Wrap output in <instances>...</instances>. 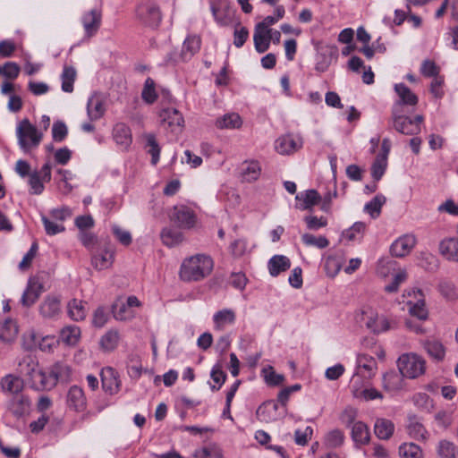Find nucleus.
Here are the masks:
<instances>
[{"label":"nucleus","instance_id":"f257e3e1","mask_svg":"<svg viewBox=\"0 0 458 458\" xmlns=\"http://www.w3.org/2000/svg\"><path fill=\"white\" fill-rule=\"evenodd\" d=\"M213 267L214 262L209 256L196 254L182 261L179 276L185 282L199 281L211 273Z\"/></svg>","mask_w":458,"mask_h":458},{"label":"nucleus","instance_id":"f03ea898","mask_svg":"<svg viewBox=\"0 0 458 458\" xmlns=\"http://www.w3.org/2000/svg\"><path fill=\"white\" fill-rule=\"evenodd\" d=\"M51 374L54 378L46 375L41 369H38L30 377L28 378L32 388L36 390H46L55 385L59 379H63L69 375V368L62 363H56Z\"/></svg>","mask_w":458,"mask_h":458},{"label":"nucleus","instance_id":"7ed1b4c3","mask_svg":"<svg viewBox=\"0 0 458 458\" xmlns=\"http://www.w3.org/2000/svg\"><path fill=\"white\" fill-rule=\"evenodd\" d=\"M49 277V274L45 271H39L30 277L21 299L23 306L30 307L38 301L41 293L47 290L46 284Z\"/></svg>","mask_w":458,"mask_h":458},{"label":"nucleus","instance_id":"20e7f679","mask_svg":"<svg viewBox=\"0 0 458 458\" xmlns=\"http://www.w3.org/2000/svg\"><path fill=\"white\" fill-rule=\"evenodd\" d=\"M16 135L20 147L26 151L39 145L43 132L38 131L28 119H23L17 125Z\"/></svg>","mask_w":458,"mask_h":458},{"label":"nucleus","instance_id":"39448f33","mask_svg":"<svg viewBox=\"0 0 458 458\" xmlns=\"http://www.w3.org/2000/svg\"><path fill=\"white\" fill-rule=\"evenodd\" d=\"M403 297L407 299L406 305L411 316L420 320H426L428 318V310L426 307L424 295L420 289H406L403 293Z\"/></svg>","mask_w":458,"mask_h":458},{"label":"nucleus","instance_id":"423d86ee","mask_svg":"<svg viewBox=\"0 0 458 458\" xmlns=\"http://www.w3.org/2000/svg\"><path fill=\"white\" fill-rule=\"evenodd\" d=\"M397 366L400 373L407 378H416L425 372V360L417 354L406 353L399 357Z\"/></svg>","mask_w":458,"mask_h":458},{"label":"nucleus","instance_id":"0eeeda50","mask_svg":"<svg viewBox=\"0 0 458 458\" xmlns=\"http://www.w3.org/2000/svg\"><path fill=\"white\" fill-rule=\"evenodd\" d=\"M357 319L375 334L386 332L390 328L389 321L385 317H379L377 312L370 307L361 309Z\"/></svg>","mask_w":458,"mask_h":458},{"label":"nucleus","instance_id":"6e6552de","mask_svg":"<svg viewBox=\"0 0 458 458\" xmlns=\"http://www.w3.org/2000/svg\"><path fill=\"white\" fill-rule=\"evenodd\" d=\"M201 40L198 36H189L184 40L180 54L170 53L166 58L167 64H176L190 60L200 49Z\"/></svg>","mask_w":458,"mask_h":458},{"label":"nucleus","instance_id":"1a4fd4ad","mask_svg":"<svg viewBox=\"0 0 458 458\" xmlns=\"http://www.w3.org/2000/svg\"><path fill=\"white\" fill-rule=\"evenodd\" d=\"M141 302L140 300L134 296H129L125 301L117 300L112 305V312L114 318L117 320L125 321L132 319L136 313L133 310L135 307H140Z\"/></svg>","mask_w":458,"mask_h":458},{"label":"nucleus","instance_id":"9d476101","mask_svg":"<svg viewBox=\"0 0 458 458\" xmlns=\"http://www.w3.org/2000/svg\"><path fill=\"white\" fill-rule=\"evenodd\" d=\"M95 253L92 255V266L98 270H104L109 268L114 260V250L109 242H105L102 246L94 250Z\"/></svg>","mask_w":458,"mask_h":458},{"label":"nucleus","instance_id":"9b49d317","mask_svg":"<svg viewBox=\"0 0 458 458\" xmlns=\"http://www.w3.org/2000/svg\"><path fill=\"white\" fill-rule=\"evenodd\" d=\"M66 406L70 411L77 413L83 412L88 407V400L82 387L73 385L66 393Z\"/></svg>","mask_w":458,"mask_h":458},{"label":"nucleus","instance_id":"f8f14e48","mask_svg":"<svg viewBox=\"0 0 458 458\" xmlns=\"http://www.w3.org/2000/svg\"><path fill=\"white\" fill-rule=\"evenodd\" d=\"M170 218L178 226H185L188 228L194 227L196 225L197 216L194 211L186 206H175L171 210Z\"/></svg>","mask_w":458,"mask_h":458},{"label":"nucleus","instance_id":"ddd939ff","mask_svg":"<svg viewBox=\"0 0 458 458\" xmlns=\"http://www.w3.org/2000/svg\"><path fill=\"white\" fill-rule=\"evenodd\" d=\"M422 121L423 117L421 115H417L414 119L399 115L394 118V127L403 134L415 135L420 131Z\"/></svg>","mask_w":458,"mask_h":458},{"label":"nucleus","instance_id":"4468645a","mask_svg":"<svg viewBox=\"0 0 458 458\" xmlns=\"http://www.w3.org/2000/svg\"><path fill=\"white\" fill-rule=\"evenodd\" d=\"M302 147V140L293 134H285L275 141V149L281 155L293 154Z\"/></svg>","mask_w":458,"mask_h":458},{"label":"nucleus","instance_id":"2eb2a0df","mask_svg":"<svg viewBox=\"0 0 458 458\" xmlns=\"http://www.w3.org/2000/svg\"><path fill=\"white\" fill-rule=\"evenodd\" d=\"M416 245V238L412 233H405L396 239L391 245V253L398 258L408 255Z\"/></svg>","mask_w":458,"mask_h":458},{"label":"nucleus","instance_id":"dca6fc26","mask_svg":"<svg viewBox=\"0 0 458 458\" xmlns=\"http://www.w3.org/2000/svg\"><path fill=\"white\" fill-rule=\"evenodd\" d=\"M39 314L45 318H54L61 312V298L58 295L47 294L38 308Z\"/></svg>","mask_w":458,"mask_h":458},{"label":"nucleus","instance_id":"f3484780","mask_svg":"<svg viewBox=\"0 0 458 458\" xmlns=\"http://www.w3.org/2000/svg\"><path fill=\"white\" fill-rule=\"evenodd\" d=\"M160 119L164 125H166L171 131H181L184 126L182 114L175 108H165L160 112Z\"/></svg>","mask_w":458,"mask_h":458},{"label":"nucleus","instance_id":"a211bd4d","mask_svg":"<svg viewBox=\"0 0 458 458\" xmlns=\"http://www.w3.org/2000/svg\"><path fill=\"white\" fill-rule=\"evenodd\" d=\"M102 387L105 392L114 394L120 390L121 381L118 373L111 367L102 369L100 372Z\"/></svg>","mask_w":458,"mask_h":458},{"label":"nucleus","instance_id":"6ab92c4d","mask_svg":"<svg viewBox=\"0 0 458 458\" xmlns=\"http://www.w3.org/2000/svg\"><path fill=\"white\" fill-rule=\"evenodd\" d=\"M106 112L105 98L99 93H93L88 99L87 114L89 121L99 120Z\"/></svg>","mask_w":458,"mask_h":458},{"label":"nucleus","instance_id":"aec40b11","mask_svg":"<svg viewBox=\"0 0 458 458\" xmlns=\"http://www.w3.org/2000/svg\"><path fill=\"white\" fill-rule=\"evenodd\" d=\"M101 12L98 9H93L82 15L81 22L88 38L97 33L101 24Z\"/></svg>","mask_w":458,"mask_h":458},{"label":"nucleus","instance_id":"412c9836","mask_svg":"<svg viewBox=\"0 0 458 458\" xmlns=\"http://www.w3.org/2000/svg\"><path fill=\"white\" fill-rule=\"evenodd\" d=\"M406 429L408 435L415 440L426 442L429 437L428 431L416 415L409 416Z\"/></svg>","mask_w":458,"mask_h":458},{"label":"nucleus","instance_id":"4be33fe9","mask_svg":"<svg viewBox=\"0 0 458 458\" xmlns=\"http://www.w3.org/2000/svg\"><path fill=\"white\" fill-rule=\"evenodd\" d=\"M139 16L146 25L150 27H157L161 21L160 11L154 4H146L140 7Z\"/></svg>","mask_w":458,"mask_h":458},{"label":"nucleus","instance_id":"5701e85b","mask_svg":"<svg viewBox=\"0 0 458 458\" xmlns=\"http://www.w3.org/2000/svg\"><path fill=\"white\" fill-rule=\"evenodd\" d=\"M113 138L123 149H127L132 142L131 129L124 123H116L113 129Z\"/></svg>","mask_w":458,"mask_h":458},{"label":"nucleus","instance_id":"b1692460","mask_svg":"<svg viewBox=\"0 0 458 458\" xmlns=\"http://www.w3.org/2000/svg\"><path fill=\"white\" fill-rule=\"evenodd\" d=\"M0 386L4 394H9L13 396L21 394L24 387V383L20 377L8 374L1 379Z\"/></svg>","mask_w":458,"mask_h":458},{"label":"nucleus","instance_id":"393cba45","mask_svg":"<svg viewBox=\"0 0 458 458\" xmlns=\"http://www.w3.org/2000/svg\"><path fill=\"white\" fill-rule=\"evenodd\" d=\"M439 253L447 260L458 262V237H449L439 243Z\"/></svg>","mask_w":458,"mask_h":458},{"label":"nucleus","instance_id":"a878e982","mask_svg":"<svg viewBox=\"0 0 458 458\" xmlns=\"http://www.w3.org/2000/svg\"><path fill=\"white\" fill-rule=\"evenodd\" d=\"M236 314L232 309H223L213 316L214 328L217 331L224 330L226 327L235 323Z\"/></svg>","mask_w":458,"mask_h":458},{"label":"nucleus","instance_id":"bb28decb","mask_svg":"<svg viewBox=\"0 0 458 458\" xmlns=\"http://www.w3.org/2000/svg\"><path fill=\"white\" fill-rule=\"evenodd\" d=\"M373 377H369L362 371L355 372L350 382V389L352 395L358 398L361 395L362 391L371 385Z\"/></svg>","mask_w":458,"mask_h":458},{"label":"nucleus","instance_id":"cd10ccee","mask_svg":"<svg viewBox=\"0 0 458 458\" xmlns=\"http://www.w3.org/2000/svg\"><path fill=\"white\" fill-rule=\"evenodd\" d=\"M30 408V400L23 394H16L12 397L9 403V409L16 417H21L29 412Z\"/></svg>","mask_w":458,"mask_h":458},{"label":"nucleus","instance_id":"c85d7f7f","mask_svg":"<svg viewBox=\"0 0 458 458\" xmlns=\"http://www.w3.org/2000/svg\"><path fill=\"white\" fill-rule=\"evenodd\" d=\"M215 125L219 130L239 129L242 125V117L237 113H228L219 116Z\"/></svg>","mask_w":458,"mask_h":458},{"label":"nucleus","instance_id":"c756f323","mask_svg":"<svg viewBox=\"0 0 458 458\" xmlns=\"http://www.w3.org/2000/svg\"><path fill=\"white\" fill-rule=\"evenodd\" d=\"M320 200L319 194L315 190L300 192L296 196L297 208L302 210L310 209Z\"/></svg>","mask_w":458,"mask_h":458},{"label":"nucleus","instance_id":"7c9ffc66","mask_svg":"<svg viewBox=\"0 0 458 458\" xmlns=\"http://www.w3.org/2000/svg\"><path fill=\"white\" fill-rule=\"evenodd\" d=\"M290 267L291 261L284 255H275L267 263V268L272 276H277L279 274L288 270Z\"/></svg>","mask_w":458,"mask_h":458},{"label":"nucleus","instance_id":"2f4dec72","mask_svg":"<svg viewBox=\"0 0 458 458\" xmlns=\"http://www.w3.org/2000/svg\"><path fill=\"white\" fill-rule=\"evenodd\" d=\"M374 432L379 439L387 440L394 432V424L388 419L378 418L374 424Z\"/></svg>","mask_w":458,"mask_h":458},{"label":"nucleus","instance_id":"473e14b6","mask_svg":"<svg viewBox=\"0 0 458 458\" xmlns=\"http://www.w3.org/2000/svg\"><path fill=\"white\" fill-rule=\"evenodd\" d=\"M272 30H265L259 27H255L253 41L255 49L259 53H265L270 46Z\"/></svg>","mask_w":458,"mask_h":458},{"label":"nucleus","instance_id":"72a5a7b5","mask_svg":"<svg viewBox=\"0 0 458 458\" xmlns=\"http://www.w3.org/2000/svg\"><path fill=\"white\" fill-rule=\"evenodd\" d=\"M403 377L400 371H388L383 375V387L389 392H394L402 389Z\"/></svg>","mask_w":458,"mask_h":458},{"label":"nucleus","instance_id":"f704fd0d","mask_svg":"<svg viewBox=\"0 0 458 458\" xmlns=\"http://www.w3.org/2000/svg\"><path fill=\"white\" fill-rule=\"evenodd\" d=\"M87 303L81 300L72 299L67 304L68 316L74 321H82L87 316Z\"/></svg>","mask_w":458,"mask_h":458},{"label":"nucleus","instance_id":"c9c22d12","mask_svg":"<svg viewBox=\"0 0 458 458\" xmlns=\"http://www.w3.org/2000/svg\"><path fill=\"white\" fill-rule=\"evenodd\" d=\"M352 438L356 445H367L370 439L368 426L362 421H356L352 427Z\"/></svg>","mask_w":458,"mask_h":458},{"label":"nucleus","instance_id":"e433bc0d","mask_svg":"<svg viewBox=\"0 0 458 458\" xmlns=\"http://www.w3.org/2000/svg\"><path fill=\"white\" fill-rule=\"evenodd\" d=\"M377 369V361L372 356L359 354L357 357V368L355 372L362 371L369 377H374Z\"/></svg>","mask_w":458,"mask_h":458},{"label":"nucleus","instance_id":"4c0bfd02","mask_svg":"<svg viewBox=\"0 0 458 458\" xmlns=\"http://www.w3.org/2000/svg\"><path fill=\"white\" fill-rule=\"evenodd\" d=\"M160 239L169 248L176 247L185 241L182 231H161Z\"/></svg>","mask_w":458,"mask_h":458},{"label":"nucleus","instance_id":"58836bf2","mask_svg":"<svg viewBox=\"0 0 458 458\" xmlns=\"http://www.w3.org/2000/svg\"><path fill=\"white\" fill-rule=\"evenodd\" d=\"M18 333L16 323L9 318L0 321V339L4 342L12 341Z\"/></svg>","mask_w":458,"mask_h":458},{"label":"nucleus","instance_id":"ea45409f","mask_svg":"<svg viewBox=\"0 0 458 458\" xmlns=\"http://www.w3.org/2000/svg\"><path fill=\"white\" fill-rule=\"evenodd\" d=\"M81 336V329L76 326H68L60 332V339L68 345H75Z\"/></svg>","mask_w":458,"mask_h":458},{"label":"nucleus","instance_id":"a19ab883","mask_svg":"<svg viewBox=\"0 0 458 458\" xmlns=\"http://www.w3.org/2000/svg\"><path fill=\"white\" fill-rule=\"evenodd\" d=\"M39 369L40 368L37 360L30 355L23 357L21 361L19 363L20 373L28 378L30 377Z\"/></svg>","mask_w":458,"mask_h":458},{"label":"nucleus","instance_id":"79ce46f5","mask_svg":"<svg viewBox=\"0 0 458 458\" xmlns=\"http://www.w3.org/2000/svg\"><path fill=\"white\" fill-rule=\"evenodd\" d=\"M394 89L403 104L410 106H415L417 104V96L403 83L396 84Z\"/></svg>","mask_w":458,"mask_h":458},{"label":"nucleus","instance_id":"37998d69","mask_svg":"<svg viewBox=\"0 0 458 458\" xmlns=\"http://www.w3.org/2000/svg\"><path fill=\"white\" fill-rule=\"evenodd\" d=\"M76 79V71L72 66H64L61 80H62V90L67 93L73 91V83Z\"/></svg>","mask_w":458,"mask_h":458},{"label":"nucleus","instance_id":"c03bdc74","mask_svg":"<svg viewBox=\"0 0 458 458\" xmlns=\"http://www.w3.org/2000/svg\"><path fill=\"white\" fill-rule=\"evenodd\" d=\"M80 240L86 248L91 250L98 249L106 242V240L96 237L92 231H81Z\"/></svg>","mask_w":458,"mask_h":458},{"label":"nucleus","instance_id":"a18cd8bd","mask_svg":"<svg viewBox=\"0 0 458 458\" xmlns=\"http://www.w3.org/2000/svg\"><path fill=\"white\" fill-rule=\"evenodd\" d=\"M194 458H223V452L217 445L208 444L196 450Z\"/></svg>","mask_w":458,"mask_h":458},{"label":"nucleus","instance_id":"49530a36","mask_svg":"<svg viewBox=\"0 0 458 458\" xmlns=\"http://www.w3.org/2000/svg\"><path fill=\"white\" fill-rule=\"evenodd\" d=\"M401 458H423L422 449L414 443H403L399 446Z\"/></svg>","mask_w":458,"mask_h":458},{"label":"nucleus","instance_id":"de8ad7c7","mask_svg":"<svg viewBox=\"0 0 458 458\" xmlns=\"http://www.w3.org/2000/svg\"><path fill=\"white\" fill-rule=\"evenodd\" d=\"M424 349L430 357L437 360H441L445 357V348L443 344L436 340H428L423 343Z\"/></svg>","mask_w":458,"mask_h":458},{"label":"nucleus","instance_id":"09e8293b","mask_svg":"<svg viewBox=\"0 0 458 458\" xmlns=\"http://www.w3.org/2000/svg\"><path fill=\"white\" fill-rule=\"evenodd\" d=\"M119 339L117 331L109 330L100 338V346L104 351H114L118 345Z\"/></svg>","mask_w":458,"mask_h":458},{"label":"nucleus","instance_id":"8fccbe9b","mask_svg":"<svg viewBox=\"0 0 458 458\" xmlns=\"http://www.w3.org/2000/svg\"><path fill=\"white\" fill-rule=\"evenodd\" d=\"M437 454L440 458H457L458 447L448 440H441L438 443Z\"/></svg>","mask_w":458,"mask_h":458},{"label":"nucleus","instance_id":"3c124183","mask_svg":"<svg viewBox=\"0 0 458 458\" xmlns=\"http://www.w3.org/2000/svg\"><path fill=\"white\" fill-rule=\"evenodd\" d=\"M419 265L427 271H436L439 266L438 259L429 253L422 252L419 258Z\"/></svg>","mask_w":458,"mask_h":458},{"label":"nucleus","instance_id":"603ef678","mask_svg":"<svg viewBox=\"0 0 458 458\" xmlns=\"http://www.w3.org/2000/svg\"><path fill=\"white\" fill-rule=\"evenodd\" d=\"M387 166L386 155H378L373 162L371 167V175L376 181H379L385 174Z\"/></svg>","mask_w":458,"mask_h":458},{"label":"nucleus","instance_id":"864d4df0","mask_svg":"<svg viewBox=\"0 0 458 458\" xmlns=\"http://www.w3.org/2000/svg\"><path fill=\"white\" fill-rule=\"evenodd\" d=\"M408 278V274L405 269H400L393 277L392 281L384 288L385 292L388 293H396L399 287Z\"/></svg>","mask_w":458,"mask_h":458},{"label":"nucleus","instance_id":"5fc2aeb1","mask_svg":"<svg viewBox=\"0 0 458 458\" xmlns=\"http://www.w3.org/2000/svg\"><path fill=\"white\" fill-rule=\"evenodd\" d=\"M386 197L382 194L375 196L369 203L365 205V210L372 216L376 217L380 214L382 206L386 203Z\"/></svg>","mask_w":458,"mask_h":458},{"label":"nucleus","instance_id":"6e6d98bb","mask_svg":"<svg viewBox=\"0 0 458 458\" xmlns=\"http://www.w3.org/2000/svg\"><path fill=\"white\" fill-rule=\"evenodd\" d=\"M141 97L148 104H152L157 100V94L155 88V82L151 78H147L145 81Z\"/></svg>","mask_w":458,"mask_h":458},{"label":"nucleus","instance_id":"4d7b16f0","mask_svg":"<svg viewBox=\"0 0 458 458\" xmlns=\"http://www.w3.org/2000/svg\"><path fill=\"white\" fill-rule=\"evenodd\" d=\"M144 138L147 141V146L149 148L148 153L151 155V162L153 165H157L159 160L160 148L156 137L152 133H147L144 135Z\"/></svg>","mask_w":458,"mask_h":458},{"label":"nucleus","instance_id":"13d9d810","mask_svg":"<svg viewBox=\"0 0 458 458\" xmlns=\"http://www.w3.org/2000/svg\"><path fill=\"white\" fill-rule=\"evenodd\" d=\"M396 262L389 258H382L377 261V272L382 277H386L395 269Z\"/></svg>","mask_w":458,"mask_h":458},{"label":"nucleus","instance_id":"bf43d9fd","mask_svg":"<svg viewBox=\"0 0 458 458\" xmlns=\"http://www.w3.org/2000/svg\"><path fill=\"white\" fill-rule=\"evenodd\" d=\"M210 377L216 383V385L211 386V389L213 391H217L224 385L226 378V374L222 370L221 366L216 364L212 368Z\"/></svg>","mask_w":458,"mask_h":458},{"label":"nucleus","instance_id":"052dcab7","mask_svg":"<svg viewBox=\"0 0 458 458\" xmlns=\"http://www.w3.org/2000/svg\"><path fill=\"white\" fill-rule=\"evenodd\" d=\"M109 314L106 308L98 307L95 310L92 317V325L95 327L101 328L108 321Z\"/></svg>","mask_w":458,"mask_h":458},{"label":"nucleus","instance_id":"680f3d73","mask_svg":"<svg viewBox=\"0 0 458 458\" xmlns=\"http://www.w3.org/2000/svg\"><path fill=\"white\" fill-rule=\"evenodd\" d=\"M38 250V244L35 241V242H33V243L30 246V249L24 255V257L22 258L21 261L19 264V268L21 270L24 271L30 267L33 259L37 256Z\"/></svg>","mask_w":458,"mask_h":458},{"label":"nucleus","instance_id":"e2e57ef3","mask_svg":"<svg viewBox=\"0 0 458 458\" xmlns=\"http://www.w3.org/2000/svg\"><path fill=\"white\" fill-rule=\"evenodd\" d=\"M304 243L308 246H315L319 249L326 248L328 245V241L325 236H315L311 233H304L302 235Z\"/></svg>","mask_w":458,"mask_h":458},{"label":"nucleus","instance_id":"0e129e2a","mask_svg":"<svg viewBox=\"0 0 458 458\" xmlns=\"http://www.w3.org/2000/svg\"><path fill=\"white\" fill-rule=\"evenodd\" d=\"M260 174V165L256 161L246 163L243 168V176L247 181H255Z\"/></svg>","mask_w":458,"mask_h":458},{"label":"nucleus","instance_id":"69168bd1","mask_svg":"<svg viewBox=\"0 0 458 458\" xmlns=\"http://www.w3.org/2000/svg\"><path fill=\"white\" fill-rule=\"evenodd\" d=\"M344 439V433L339 429H334L327 435L325 442L327 446L335 448L343 444Z\"/></svg>","mask_w":458,"mask_h":458},{"label":"nucleus","instance_id":"338daca9","mask_svg":"<svg viewBox=\"0 0 458 458\" xmlns=\"http://www.w3.org/2000/svg\"><path fill=\"white\" fill-rule=\"evenodd\" d=\"M414 404L423 410L429 411L433 407V401L425 393H418L413 396Z\"/></svg>","mask_w":458,"mask_h":458},{"label":"nucleus","instance_id":"774afa93","mask_svg":"<svg viewBox=\"0 0 458 458\" xmlns=\"http://www.w3.org/2000/svg\"><path fill=\"white\" fill-rule=\"evenodd\" d=\"M43 180L39 177L37 172L30 174L29 184L30 186L31 193L40 194L44 190Z\"/></svg>","mask_w":458,"mask_h":458}]
</instances>
